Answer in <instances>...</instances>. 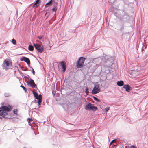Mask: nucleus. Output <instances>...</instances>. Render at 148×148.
<instances>
[{
	"mask_svg": "<svg viewBox=\"0 0 148 148\" xmlns=\"http://www.w3.org/2000/svg\"><path fill=\"white\" fill-rule=\"evenodd\" d=\"M28 49L30 51H32L34 50V47L32 45H29L28 47Z\"/></svg>",
	"mask_w": 148,
	"mask_h": 148,
	"instance_id": "obj_13",
	"label": "nucleus"
},
{
	"mask_svg": "<svg viewBox=\"0 0 148 148\" xmlns=\"http://www.w3.org/2000/svg\"><path fill=\"white\" fill-rule=\"evenodd\" d=\"M17 109H14V114H17Z\"/></svg>",
	"mask_w": 148,
	"mask_h": 148,
	"instance_id": "obj_26",
	"label": "nucleus"
},
{
	"mask_svg": "<svg viewBox=\"0 0 148 148\" xmlns=\"http://www.w3.org/2000/svg\"><path fill=\"white\" fill-rule=\"evenodd\" d=\"M32 72L33 74L34 75H35V71L33 69H32Z\"/></svg>",
	"mask_w": 148,
	"mask_h": 148,
	"instance_id": "obj_30",
	"label": "nucleus"
},
{
	"mask_svg": "<svg viewBox=\"0 0 148 148\" xmlns=\"http://www.w3.org/2000/svg\"><path fill=\"white\" fill-rule=\"evenodd\" d=\"M36 99H42V96L41 94H40L39 95H37V96L36 97Z\"/></svg>",
	"mask_w": 148,
	"mask_h": 148,
	"instance_id": "obj_14",
	"label": "nucleus"
},
{
	"mask_svg": "<svg viewBox=\"0 0 148 148\" xmlns=\"http://www.w3.org/2000/svg\"><path fill=\"white\" fill-rule=\"evenodd\" d=\"M43 36H38V38L40 39L41 40V39L43 37Z\"/></svg>",
	"mask_w": 148,
	"mask_h": 148,
	"instance_id": "obj_25",
	"label": "nucleus"
},
{
	"mask_svg": "<svg viewBox=\"0 0 148 148\" xmlns=\"http://www.w3.org/2000/svg\"><path fill=\"white\" fill-rule=\"evenodd\" d=\"M35 4H38V5H39V4L38 3V0H37L36 3H35Z\"/></svg>",
	"mask_w": 148,
	"mask_h": 148,
	"instance_id": "obj_28",
	"label": "nucleus"
},
{
	"mask_svg": "<svg viewBox=\"0 0 148 148\" xmlns=\"http://www.w3.org/2000/svg\"><path fill=\"white\" fill-rule=\"evenodd\" d=\"M39 1V0H38V1Z\"/></svg>",
	"mask_w": 148,
	"mask_h": 148,
	"instance_id": "obj_34",
	"label": "nucleus"
},
{
	"mask_svg": "<svg viewBox=\"0 0 148 148\" xmlns=\"http://www.w3.org/2000/svg\"><path fill=\"white\" fill-rule=\"evenodd\" d=\"M89 88L88 87H86L85 88V93L87 95H88L89 93Z\"/></svg>",
	"mask_w": 148,
	"mask_h": 148,
	"instance_id": "obj_15",
	"label": "nucleus"
},
{
	"mask_svg": "<svg viewBox=\"0 0 148 148\" xmlns=\"http://www.w3.org/2000/svg\"><path fill=\"white\" fill-rule=\"evenodd\" d=\"M110 109V107H106L105 109L106 112H107Z\"/></svg>",
	"mask_w": 148,
	"mask_h": 148,
	"instance_id": "obj_19",
	"label": "nucleus"
},
{
	"mask_svg": "<svg viewBox=\"0 0 148 148\" xmlns=\"http://www.w3.org/2000/svg\"><path fill=\"white\" fill-rule=\"evenodd\" d=\"M130 148H135V147L134 146H132L130 147Z\"/></svg>",
	"mask_w": 148,
	"mask_h": 148,
	"instance_id": "obj_31",
	"label": "nucleus"
},
{
	"mask_svg": "<svg viewBox=\"0 0 148 148\" xmlns=\"http://www.w3.org/2000/svg\"><path fill=\"white\" fill-rule=\"evenodd\" d=\"M11 42L14 45H16V41L14 39L11 40Z\"/></svg>",
	"mask_w": 148,
	"mask_h": 148,
	"instance_id": "obj_16",
	"label": "nucleus"
},
{
	"mask_svg": "<svg viewBox=\"0 0 148 148\" xmlns=\"http://www.w3.org/2000/svg\"><path fill=\"white\" fill-rule=\"evenodd\" d=\"M60 64L62 68V69L63 72H64L66 69V65L65 63L63 61H62L60 63Z\"/></svg>",
	"mask_w": 148,
	"mask_h": 148,
	"instance_id": "obj_8",
	"label": "nucleus"
},
{
	"mask_svg": "<svg viewBox=\"0 0 148 148\" xmlns=\"http://www.w3.org/2000/svg\"><path fill=\"white\" fill-rule=\"evenodd\" d=\"M100 86L98 84H95V87L92 90V93L93 94H96L100 92Z\"/></svg>",
	"mask_w": 148,
	"mask_h": 148,
	"instance_id": "obj_4",
	"label": "nucleus"
},
{
	"mask_svg": "<svg viewBox=\"0 0 148 148\" xmlns=\"http://www.w3.org/2000/svg\"><path fill=\"white\" fill-rule=\"evenodd\" d=\"M3 69H9L12 66L11 64L8 61L5 60L3 64Z\"/></svg>",
	"mask_w": 148,
	"mask_h": 148,
	"instance_id": "obj_6",
	"label": "nucleus"
},
{
	"mask_svg": "<svg viewBox=\"0 0 148 148\" xmlns=\"http://www.w3.org/2000/svg\"><path fill=\"white\" fill-rule=\"evenodd\" d=\"M42 99H39L38 100V104L39 105H40V104L42 102Z\"/></svg>",
	"mask_w": 148,
	"mask_h": 148,
	"instance_id": "obj_24",
	"label": "nucleus"
},
{
	"mask_svg": "<svg viewBox=\"0 0 148 148\" xmlns=\"http://www.w3.org/2000/svg\"><path fill=\"white\" fill-rule=\"evenodd\" d=\"M34 45L38 52L42 53L43 51V46L42 45L34 43Z\"/></svg>",
	"mask_w": 148,
	"mask_h": 148,
	"instance_id": "obj_5",
	"label": "nucleus"
},
{
	"mask_svg": "<svg viewBox=\"0 0 148 148\" xmlns=\"http://www.w3.org/2000/svg\"><path fill=\"white\" fill-rule=\"evenodd\" d=\"M1 118V117H0V118Z\"/></svg>",
	"mask_w": 148,
	"mask_h": 148,
	"instance_id": "obj_33",
	"label": "nucleus"
},
{
	"mask_svg": "<svg viewBox=\"0 0 148 148\" xmlns=\"http://www.w3.org/2000/svg\"><path fill=\"white\" fill-rule=\"evenodd\" d=\"M85 58L83 57L79 58L76 64V67L78 68H81L83 66Z\"/></svg>",
	"mask_w": 148,
	"mask_h": 148,
	"instance_id": "obj_3",
	"label": "nucleus"
},
{
	"mask_svg": "<svg viewBox=\"0 0 148 148\" xmlns=\"http://www.w3.org/2000/svg\"><path fill=\"white\" fill-rule=\"evenodd\" d=\"M85 109L87 110H92L93 111H96L97 110V108L94 106L93 104L90 103H87L84 107Z\"/></svg>",
	"mask_w": 148,
	"mask_h": 148,
	"instance_id": "obj_2",
	"label": "nucleus"
},
{
	"mask_svg": "<svg viewBox=\"0 0 148 148\" xmlns=\"http://www.w3.org/2000/svg\"><path fill=\"white\" fill-rule=\"evenodd\" d=\"M123 88L125 89V90L127 92H129L130 90H132V88L128 85H125Z\"/></svg>",
	"mask_w": 148,
	"mask_h": 148,
	"instance_id": "obj_9",
	"label": "nucleus"
},
{
	"mask_svg": "<svg viewBox=\"0 0 148 148\" xmlns=\"http://www.w3.org/2000/svg\"><path fill=\"white\" fill-rule=\"evenodd\" d=\"M32 121V119L30 118H28L27 119V121L28 122L30 123Z\"/></svg>",
	"mask_w": 148,
	"mask_h": 148,
	"instance_id": "obj_22",
	"label": "nucleus"
},
{
	"mask_svg": "<svg viewBox=\"0 0 148 148\" xmlns=\"http://www.w3.org/2000/svg\"><path fill=\"white\" fill-rule=\"evenodd\" d=\"M53 0H51L50 1H51V2H52V1H53Z\"/></svg>",
	"mask_w": 148,
	"mask_h": 148,
	"instance_id": "obj_32",
	"label": "nucleus"
},
{
	"mask_svg": "<svg viewBox=\"0 0 148 148\" xmlns=\"http://www.w3.org/2000/svg\"><path fill=\"white\" fill-rule=\"evenodd\" d=\"M35 4H38V5H39V4L38 3V0H37L36 3H35Z\"/></svg>",
	"mask_w": 148,
	"mask_h": 148,
	"instance_id": "obj_27",
	"label": "nucleus"
},
{
	"mask_svg": "<svg viewBox=\"0 0 148 148\" xmlns=\"http://www.w3.org/2000/svg\"><path fill=\"white\" fill-rule=\"evenodd\" d=\"M10 111V108L6 106H4L0 108V115L5 117L8 114L7 111Z\"/></svg>",
	"mask_w": 148,
	"mask_h": 148,
	"instance_id": "obj_1",
	"label": "nucleus"
},
{
	"mask_svg": "<svg viewBox=\"0 0 148 148\" xmlns=\"http://www.w3.org/2000/svg\"><path fill=\"white\" fill-rule=\"evenodd\" d=\"M57 10V8L56 6H54V8L52 9V11L53 12H56Z\"/></svg>",
	"mask_w": 148,
	"mask_h": 148,
	"instance_id": "obj_23",
	"label": "nucleus"
},
{
	"mask_svg": "<svg viewBox=\"0 0 148 148\" xmlns=\"http://www.w3.org/2000/svg\"><path fill=\"white\" fill-rule=\"evenodd\" d=\"M27 83L28 85H30V86L32 88H35L36 86L34 81L32 79L30 80L29 82H27Z\"/></svg>",
	"mask_w": 148,
	"mask_h": 148,
	"instance_id": "obj_7",
	"label": "nucleus"
},
{
	"mask_svg": "<svg viewBox=\"0 0 148 148\" xmlns=\"http://www.w3.org/2000/svg\"><path fill=\"white\" fill-rule=\"evenodd\" d=\"M38 4H36L35 3L34 5L33 6V8H36L37 6H38Z\"/></svg>",
	"mask_w": 148,
	"mask_h": 148,
	"instance_id": "obj_21",
	"label": "nucleus"
},
{
	"mask_svg": "<svg viewBox=\"0 0 148 148\" xmlns=\"http://www.w3.org/2000/svg\"><path fill=\"white\" fill-rule=\"evenodd\" d=\"M115 140H112L110 143V145H111L114 142V141Z\"/></svg>",
	"mask_w": 148,
	"mask_h": 148,
	"instance_id": "obj_29",
	"label": "nucleus"
},
{
	"mask_svg": "<svg viewBox=\"0 0 148 148\" xmlns=\"http://www.w3.org/2000/svg\"><path fill=\"white\" fill-rule=\"evenodd\" d=\"M33 93L34 95V96L35 97L36 96H37V95H38V93L36 92H33Z\"/></svg>",
	"mask_w": 148,
	"mask_h": 148,
	"instance_id": "obj_20",
	"label": "nucleus"
},
{
	"mask_svg": "<svg viewBox=\"0 0 148 148\" xmlns=\"http://www.w3.org/2000/svg\"><path fill=\"white\" fill-rule=\"evenodd\" d=\"M93 98L95 100V101H97V102H99L100 101L97 98L95 97H93Z\"/></svg>",
	"mask_w": 148,
	"mask_h": 148,
	"instance_id": "obj_18",
	"label": "nucleus"
},
{
	"mask_svg": "<svg viewBox=\"0 0 148 148\" xmlns=\"http://www.w3.org/2000/svg\"><path fill=\"white\" fill-rule=\"evenodd\" d=\"M52 4V2H51V1H50L46 4V5H45V7H47L51 5Z\"/></svg>",
	"mask_w": 148,
	"mask_h": 148,
	"instance_id": "obj_12",
	"label": "nucleus"
},
{
	"mask_svg": "<svg viewBox=\"0 0 148 148\" xmlns=\"http://www.w3.org/2000/svg\"><path fill=\"white\" fill-rule=\"evenodd\" d=\"M20 87H22L23 89V90L25 91V92H26L27 91V89H26V88L24 87L23 86L21 85L20 86Z\"/></svg>",
	"mask_w": 148,
	"mask_h": 148,
	"instance_id": "obj_17",
	"label": "nucleus"
},
{
	"mask_svg": "<svg viewBox=\"0 0 148 148\" xmlns=\"http://www.w3.org/2000/svg\"><path fill=\"white\" fill-rule=\"evenodd\" d=\"M123 82L122 81H118L117 83V85L120 86H122L123 85Z\"/></svg>",
	"mask_w": 148,
	"mask_h": 148,
	"instance_id": "obj_11",
	"label": "nucleus"
},
{
	"mask_svg": "<svg viewBox=\"0 0 148 148\" xmlns=\"http://www.w3.org/2000/svg\"><path fill=\"white\" fill-rule=\"evenodd\" d=\"M22 61H24L26 62L28 64H30V61L29 59L25 57H23L22 59Z\"/></svg>",
	"mask_w": 148,
	"mask_h": 148,
	"instance_id": "obj_10",
	"label": "nucleus"
}]
</instances>
